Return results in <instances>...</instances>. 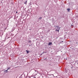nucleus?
Instances as JSON below:
<instances>
[{
	"mask_svg": "<svg viewBox=\"0 0 78 78\" xmlns=\"http://www.w3.org/2000/svg\"><path fill=\"white\" fill-rule=\"evenodd\" d=\"M56 28H57L58 30H59L60 29V27H59L58 26H56Z\"/></svg>",
	"mask_w": 78,
	"mask_h": 78,
	"instance_id": "f257e3e1",
	"label": "nucleus"
},
{
	"mask_svg": "<svg viewBox=\"0 0 78 78\" xmlns=\"http://www.w3.org/2000/svg\"><path fill=\"white\" fill-rule=\"evenodd\" d=\"M52 43L51 42H49L48 44L49 45H52Z\"/></svg>",
	"mask_w": 78,
	"mask_h": 78,
	"instance_id": "f03ea898",
	"label": "nucleus"
},
{
	"mask_svg": "<svg viewBox=\"0 0 78 78\" xmlns=\"http://www.w3.org/2000/svg\"><path fill=\"white\" fill-rule=\"evenodd\" d=\"M24 3V4H26V5H27V1H26Z\"/></svg>",
	"mask_w": 78,
	"mask_h": 78,
	"instance_id": "7ed1b4c3",
	"label": "nucleus"
},
{
	"mask_svg": "<svg viewBox=\"0 0 78 78\" xmlns=\"http://www.w3.org/2000/svg\"><path fill=\"white\" fill-rule=\"evenodd\" d=\"M67 10H68V12H69V11L70 10V9H67Z\"/></svg>",
	"mask_w": 78,
	"mask_h": 78,
	"instance_id": "20e7f679",
	"label": "nucleus"
},
{
	"mask_svg": "<svg viewBox=\"0 0 78 78\" xmlns=\"http://www.w3.org/2000/svg\"><path fill=\"white\" fill-rule=\"evenodd\" d=\"M26 51L27 52V54H28V53H29V51H28V50H27Z\"/></svg>",
	"mask_w": 78,
	"mask_h": 78,
	"instance_id": "39448f33",
	"label": "nucleus"
},
{
	"mask_svg": "<svg viewBox=\"0 0 78 78\" xmlns=\"http://www.w3.org/2000/svg\"><path fill=\"white\" fill-rule=\"evenodd\" d=\"M59 29H58V30H57L56 29V31H57L58 32H59Z\"/></svg>",
	"mask_w": 78,
	"mask_h": 78,
	"instance_id": "423d86ee",
	"label": "nucleus"
},
{
	"mask_svg": "<svg viewBox=\"0 0 78 78\" xmlns=\"http://www.w3.org/2000/svg\"><path fill=\"white\" fill-rule=\"evenodd\" d=\"M29 42H31V41L29 40L28 41Z\"/></svg>",
	"mask_w": 78,
	"mask_h": 78,
	"instance_id": "0eeeda50",
	"label": "nucleus"
},
{
	"mask_svg": "<svg viewBox=\"0 0 78 78\" xmlns=\"http://www.w3.org/2000/svg\"><path fill=\"white\" fill-rule=\"evenodd\" d=\"M7 71H8V70H6V71H5V72H7Z\"/></svg>",
	"mask_w": 78,
	"mask_h": 78,
	"instance_id": "6e6552de",
	"label": "nucleus"
},
{
	"mask_svg": "<svg viewBox=\"0 0 78 78\" xmlns=\"http://www.w3.org/2000/svg\"><path fill=\"white\" fill-rule=\"evenodd\" d=\"M9 68H8V69H7V70H9Z\"/></svg>",
	"mask_w": 78,
	"mask_h": 78,
	"instance_id": "1a4fd4ad",
	"label": "nucleus"
},
{
	"mask_svg": "<svg viewBox=\"0 0 78 78\" xmlns=\"http://www.w3.org/2000/svg\"><path fill=\"white\" fill-rule=\"evenodd\" d=\"M17 12H16V13H17Z\"/></svg>",
	"mask_w": 78,
	"mask_h": 78,
	"instance_id": "9d476101",
	"label": "nucleus"
},
{
	"mask_svg": "<svg viewBox=\"0 0 78 78\" xmlns=\"http://www.w3.org/2000/svg\"><path fill=\"white\" fill-rule=\"evenodd\" d=\"M41 18V19H42V18Z\"/></svg>",
	"mask_w": 78,
	"mask_h": 78,
	"instance_id": "9b49d317",
	"label": "nucleus"
}]
</instances>
